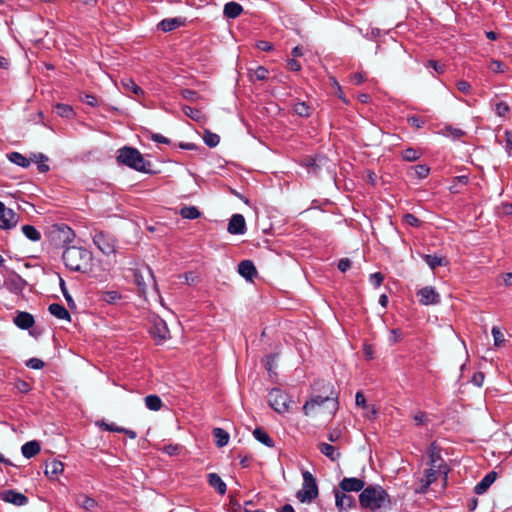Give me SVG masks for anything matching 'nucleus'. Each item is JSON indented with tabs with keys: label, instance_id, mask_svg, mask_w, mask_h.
Returning <instances> with one entry per match:
<instances>
[{
	"label": "nucleus",
	"instance_id": "nucleus-9",
	"mask_svg": "<svg viewBox=\"0 0 512 512\" xmlns=\"http://www.w3.org/2000/svg\"><path fill=\"white\" fill-rule=\"evenodd\" d=\"M429 461L428 466L438 468V472L443 474L445 479L450 471L449 466L445 463L441 456V449L436 442H432L428 448Z\"/></svg>",
	"mask_w": 512,
	"mask_h": 512
},
{
	"label": "nucleus",
	"instance_id": "nucleus-8",
	"mask_svg": "<svg viewBox=\"0 0 512 512\" xmlns=\"http://www.w3.org/2000/svg\"><path fill=\"white\" fill-rule=\"evenodd\" d=\"M93 243L104 255H111L116 252L117 239L106 231H96L93 235Z\"/></svg>",
	"mask_w": 512,
	"mask_h": 512
},
{
	"label": "nucleus",
	"instance_id": "nucleus-35",
	"mask_svg": "<svg viewBox=\"0 0 512 512\" xmlns=\"http://www.w3.org/2000/svg\"><path fill=\"white\" fill-rule=\"evenodd\" d=\"M145 405L149 410L158 411L161 409L163 403L158 395H148L145 397Z\"/></svg>",
	"mask_w": 512,
	"mask_h": 512
},
{
	"label": "nucleus",
	"instance_id": "nucleus-10",
	"mask_svg": "<svg viewBox=\"0 0 512 512\" xmlns=\"http://www.w3.org/2000/svg\"><path fill=\"white\" fill-rule=\"evenodd\" d=\"M19 221V215L12 209L6 208L3 202L0 201V229L9 230L16 227Z\"/></svg>",
	"mask_w": 512,
	"mask_h": 512
},
{
	"label": "nucleus",
	"instance_id": "nucleus-50",
	"mask_svg": "<svg viewBox=\"0 0 512 512\" xmlns=\"http://www.w3.org/2000/svg\"><path fill=\"white\" fill-rule=\"evenodd\" d=\"M97 424L101 429H103L105 431L117 432V433H121L123 431V427L117 426L114 423H106L104 421H101V422H98Z\"/></svg>",
	"mask_w": 512,
	"mask_h": 512
},
{
	"label": "nucleus",
	"instance_id": "nucleus-11",
	"mask_svg": "<svg viewBox=\"0 0 512 512\" xmlns=\"http://www.w3.org/2000/svg\"><path fill=\"white\" fill-rule=\"evenodd\" d=\"M418 300L421 305H436L440 303V295L432 286H425L417 292Z\"/></svg>",
	"mask_w": 512,
	"mask_h": 512
},
{
	"label": "nucleus",
	"instance_id": "nucleus-30",
	"mask_svg": "<svg viewBox=\"0 0 512 512\" xmlns=\"http://www.w3.org/2000/svg\"><path fill=\"white\" fill-rule=\"evenodd\" d=\"M212 433L216 440L217 447L222 448L228 444L230 436L226 430L217 427L213 429Z\"/></svg>",
	"mask_w": 512,
	"mask_h": 512
},
{
	"label": "nucleus",
	"instance_id": "nucleus-43",
	"mask_svg": "<svg viewBox=\"0 0 512 512\" xmlns=\"http://www.w3.org/2000/svg\"><path fill=\"white\" fill-rule=\"evenodd\" d=\"M56 113L65 118H72L74 115V111L70 105L67 104H57L56 105Z\"/></svg>",
	"mask_w": 512,
	"mask_h": 512
},
{
	"label": "nucleus",
	"instance_id": "nucleus-4",
	"mask_svg": "<svg viewBox=\"0 0 512 512\" xmlns=\"http://www.w3.org/2000/svg\"><path fill=\"white\" fill-rule=\"evenodd\" d=\"M117 162L138 172L155 174L152 163L146 160L138 149L124 146L118 150Z\"/></svg>",
	"mask_w": 512,
	"mask_h": 512
},
{
	"label": "nucleus",
	"instance_id": "nucleus-60",
	"mask_svg": "<svg viewBox=\"0 0 512 512\" xmlns=\"http://www.w3.org/2000/svg\"><path fill=\"white\" fill-rule=\"evenodd\" d=\"M427 66L433 68L438 74H442L445 71V65L436 60H429Z\"/></svg>",
	"mask_w": 512,
	"mask_h": 512
},
{
	"label": "nucleus",
	"instance_id": "nucleus-41",
	"mask_svg": "<svg viewBox=\"0 0 512 512\" xmlns=\"http://www.w3.org/2000/svg\"><path fill=\"white\" fill-rule=\"evenodd\" d=\"M268 69L265 68L264 66H258L254 71L253 73L250 74V77H251V80L252 81H263V80H266L267 77H268Z\"/></svg>",
	"mask_w": 512,
	"mask_h": 512
},
{
	"label": "nucleus",
	"instance_id": "nucleus-39",
	"mask_svg": "<svg viewBox=\"0 0 512 512\" xmlns=\"http://www.w3.org/2000/svg\"><path fill=\"white\" fill-rule=\"evenodd\" d=\"M293 110L300 117L308 118L311 115V108L306 102L295 103Z\"/></svg>",
	"mask_w": 512,
	"mask_h": 512
},
{
	"label": "nucleus",
	"instance_id": "nucleus-40",
	"mask_svg": "<svg viewBox=\"0 0 512 512\" xmlns=\"http://www.w3.org/2000/svg\"><path fill=\"white\" fill-rule=\"evenodd\" d=\"M183 113L194 121H199L202 117V112L199 109L190 107L188 105L182 106Z\"/></svg>",
	"mask_w": 512,
	"mask_h": 512
},
{
	"label": "nucleus",
	"instance_id": "nucleus-15",
	"mask_svg": "<svg viewBox=\"0 0 512 512\" xmlns=\"http://www.w3.org/2000/svg\"><path fill=\"white\" fill-rule=\"evenodd\" d=\"M227 231L233 235H242L246 232V221L242 214H234L229 220Z\"/></svg>",
	"mask_w": 512,
	"mask_h": 512
},
{
	"label": "nucleus",
	"instance_id": "nucleus-33",
	"mask_svg": "<svg viewBox=\"0 0 512 512\" xmlns=\"http://www.w3.org/2000/svg\"><path fill=\"white\" fill-rule=\"evenodd\" d=\"M134 283L138 287V291L142 296L146 295L147 292V283L145 281L144 276L142 275L139 269H135L133 272Z\"/></svg>",
	"mask_w": 512,
	"mask_h": 512
},
{
	"label": "nucleus",
	"instance_id": "nucleus-59",
	"mask_svg": "<svg viewBox=\"0 0 512 512\" xmlns=\"http://www.w3.org/2000/svg\"><path fill=\"white\" fill-rule=\"evenodd\" d=\"M403 334L400 329H392L389 335V341L392 343H397L402 340Z\"/></svg>",
	"mask_w": 512,
	"mask_h": 512
},
{
	"label": "nucleus",
	"instance_id": "nucleus-62",
	"mask_svg": "<svg viewBox=\"0 0 512 512\" xmlns=\"http://www.w3.org/2000/svg\"><path fill=\"white\" fill-rule=\"evenodd\" d=\"M256 47L261 50V51H265V52H269V51H272L273 50V45L268 42V41H265V40H260L256 43Z\"/></svg>",
	"mask_w": 512,
	"mask_h": 512
},
{
	"label": "nucleus",
	"instance_id": "nucleus-22",
	"mask_svg": "<svg viewBox=\"0 0 512 512\" xmlns=\"http://www.w3.org/2000/svg\"><path fill=\"white\" fill-rule=\"evenodd\" d=\"M243 12V7L234 1L228 2L224 5L223 15L228 19H235Z\"/></svg>",
	"mask_w": 512,
	"mask_h": 512
},
{
	"label": "nucleus",
	"instance_id": "nucleus-1",
	"mask_svg": "<svg viewBox=\"0 0 512 512\" xmlns=\"http://www.w3.org/2000/svg\"><path fill=\"white\" fill-rule=\"evenodd\" d=\"M312 387L315 391H320L321 388L326 389L327 395H315L306 401L302 408L304 414L308 416L317 407L327 404L329 412L334 415L339 408L338 392L335 390L334 385L331 382L317 380Z\"/></svg>",
	"mask_w": 512,
	"mask_h": 512
},
{
	"label": "nucleus",
	"instance_id": "nucleus-58",
	"mask_svg": "<svg viewBox=\"0 0 512 512\" xmlns=\"http://www.w3.org/2000/svg\"><path fill=\"white\" fill-rule=\"evenodd\" d=\"M383 279H384V277H383L382 273H380V272H376V273H373L370 275V283L374 287H380V285L383 282Z\"/></svg>",
	"mask_w": 512,
	"mask_h": 512
},
{
	"label": "nucleus",
	"instance_id": "nucleus-46",
	"mask_svg": "<svg viewBox=\"0 0 512 512\" xmlns=\"http://www.w3.org/2000/svg\"><path fill=\"white\" fill-rule=\"evenodd\" d=\"M421 157V153L414 148H407L402 152V158L405 161L413 162Z\"/></svg>",
	"mask_w": 512,
	"mask_h": 512
},
{
	"label": "nucleus",
	"instance_id": "nucleus-31",
	"mask_svg": "<svg viewBox=\"0 0 512 512\" xmlns=\"http://www.w3.org/2000/svg\"><path fill=\"white\" fill-rule=\"evenodd\" d=\"M7 158L10 162H12L13 164H16L22 168H27L30 166V160L19 152L9 153L7 155Z\"/></svg>",
	"mask_w": 512,
	"mask_h": 512
},
{
	"label": "nucleus",
	"instance_id": "nucleus-56",
	"mask_svg": "<svg viewBox=\"0 0 512 512\" xmlns=\"http://www.w3.org/2000/svg\"><path fill=\"white\" fill-rule=\"evenodd\" d=\"M44 362L39 359V358H30L27 362H26V366L31 368V369H35V370H38V369H41L44 367Z\"/></svg>",
	"mask_w": 512,
	"mask_h": 512
},
{
	"label": "nucleus",
	"instance_id": "nucleus-28",
	"mask_svg": "<svg viewBox=\"0 0 512 512\" xmlns=\"http://www.w3.org/2000/svg\"><path fill=\"white\" fill-rule=\"evenodd\" d=\"M318 449L323 455H325L331 461H336L341 456V453L338 452L334 446L328 443H319Z\"/></svg>",
	"mask_w": 512,
	"mask_h": 512
},
{
	"label": "nucleus",
	"instance_id": "nucleus-2",
	"mask_svg": "<svg viewBox=\"0 0 512 512\" xmlns=\"http://www.w3.org/2000/svg\"><path fill=\"white\" fill-rule=\"evenodd\" d=\"M62 260L67 269L72 272L88 274L93 268V254L84 247L67 246L62 254Z\"/></svg>",
	"mask_w": 512,
	"mask_h": 512
},
{
	"label": "nucleus",
	"instance_id": "nucleus-42",
	"mask_svg": "<svg viewBox=\"0 0 512 512\" xmlns=\"http://www.w3.org/2000/svg\"><path fill=\"white\" fill-rule=\"evenodd\" d=\"M411 170L414 171L415 176L418 179L426 178L430 173V167L426 164H418L411 167Z\"/></svg>",
	"mask_w": 512,
	"mask_h": 512
},
{
	"label": "nucleus",
	"instance_id": "nucleus-53",
	"mask_svg": "<svg viewBox=\"0 0 512 512\" xmlns=\"http://www.w3.org/2000/svg\"><path fill=\"white\" fill-rule=\"evenodd\" d=\"M510 111V107L509 105L504 102V101H501V102H498L496 105H495V113L500 116V117H504L508 112Z\"/></svg>",
	"mask_w": 512,
	"mask_h": 512
},
{
	"label": "nucleus",
	"instance_id": "nucleus-44",
	"mask_svg": "<svg viewBox=\"0 0 512 512\" xmlns=\"http://www.w3.org/2000/svg\"><path fill=\"white\" fill-rule=\"evenodd\" d=\"M180 95L191 103H195L199 99H201V95L197 91L192 89H182L180 91Z\"/></svg>",
	"mask_w": 512,
	"mask_h": 512
},
{
	"label": "nucleus",
	"instance_id": "nucleus-29",
	"mask_svg": "<svg viewBox=\"0 0 512 512\" xmlns=\"http://www.w3.org/2000/svg\"><path fill=\"white\" fill-rule=\"evenodd\" d=\"M321 160L318 157L306 156L302 160V165L305 166L309 173L317 174L320 170Z\"/></svg>",
	"mask_w": 512,
	"mask_h": 512
},
{
	"label": "nucleus",
	"instance_id": "nucleus-13",
	"mask_svg": "<svg viewBox=\"0 0 512 512\" xmlns=\"http://www.w3.org/2000/svg\"><path fill=\"white\" fill-rule=\"evenodd\" d=\"M0 500L15 506H24L28 503V498L23 493L13 489L0 491Z\"/></svg>",
	"mask_w": 512,
	"mask_h": 512
},
{
	"label": "nucleus",
	"instance_id": "nucleus-6",
	"mask_svg": "<svg viewBox=\"0 0 512 512\" xmlns=\"http://www.w3.org/2000/svg\"><path fill=\"white\" fill-rule=\"evenodd\" d=\"M302 476V489L296 493V497L302 503H309L318 497V486L316 479L309 471H303Z\"/></svg>",
	"mask_w": 512,
	"mask_h": 512
},
{
	"label": "nucleus",
	"instance_id": "nucleus-25",
	"mask_svg": "<svg viewBox=\"0 0 512 512\" xmlns=\"http://www.w3.org/2000/svg\"><path fill=\"white\" fill-rule=\"evenodd\" d=\"M48 311L54 317H56V318H58L60 320H67V321L71 320L70 313L68 312V310L62 304L52 303V304L49 305Z\"/></svg>",
	"mask_w": 512,
	"mask_h": 512
},
{
	"label": "nucleus",
	"instance_id": "nucleus-24",
	"mask_svg": "<svg viewBox=\"0 0 512 512\" xmlns=\"http://www.w3.org/2000/svg\"><path fill=\"white\" fill-rule=\"evenodd\" d=\"M208 483L213 487L220 495H224L227 490L225 482L217 473H209L207 475Z\"/></svg>",
	"mask_w": 512,
	"mask_h": 512
},
{
	"label": "nucleus",
	"instance_id": "nucleus-61",
	"mask_svg": "<svg viewBox=\"0 0 512 512\" xmlns=\"http://www.w3.org/2000/svg\"><path fill=\"white\" fill-rule=\"evenodd\" d=\"M181 449V446L178 444L172 445H166L164 446L163 450L165 453H167L170 456L177 455L179 453V450Z\"/></svg>",
	"mask_w": 512,
	"mask_h": 512
},
{
	"label": "nucleus",
	"instance_id": "nucleus-34",
	"mask_svg": "<svg viewBox=\"0 0 512 512\" xmlns=\"http://www.w3.org/2000/svg\"><path fill=\"white\" fill-rule=\"evenodd\" d=\"M121 84L126 91H131L137 96L144 95L143 89L130 78L122 79Z\"/></svg>",
	"mask_w": 512,
	"mask_h": 512
},
{
	"label": "nucleus",
	"instance_id": "nucleus-57",
	"mask_svg": "<svg viewBox=\"0 0 512 512\" xmlns=\"http://www.w3.org/2000/svg\"><path fill=\"white\" fill-rule=\"evenodd\" d=\"M413 419L415 421V425L417 426L425 425L428 422L427 414L422 411H419L417 414H415Z\"/></svg>",
	"mask_w": 512,
	"mask_h": 512
},
{
	"label": "nucleus",
	"instance_id": "nucleus-18",
	"mask_svg": "<svg viewBox=\"0 0 512 512\" xmlns=\"http://www.w3.org/2000/svg\"><path fill=\"white\" fill-rule=\"evenodd\" d=\"M497 478V473L495 471L488 472L482 480L477 483L474 487V493L477 495H482L487 492L489 487L494 483Z\"/></svg>",
	"mask_w": 512,
	"mask_h": 512
},
{
	"label": "nucleus",
	"instance_id": "nucleus-64",
	"mask_svg": "<svg viewBox=\"0 0 512 512\" xmlns=\"http://www.w3.org/2000/svg\"><path fill=\"white\" fill-rule=\"evenodd\" d=\"M229 505H230L231 512H240L242 510L241 504L233 496H230Z\"/></svg>",
	"mask_w": 512,
	"mask_h": 512
},
{
	"label": "nucleus",
	"instance_id": "nucleus-45",
	"mask_svg": "<svg viewBox=\"0 0 512 512\" xmlns=\"http://www.w3.org/2000/svg\"><path fill=\"white\" fill-rule=\"evenodd\" d=\"M438 474H440L438 472V468H433L429 466V468L424 470V477L422 479L427 481L428 485H431L437 480Z\"/></svg>",
	"mask_w": 512,
	"mask_h": 512
},
{
	"label": "nucleus",
	"instance_id": "nucleus-63",
	"mask_svg": "<svg viewBox=\"0 0 512 512\" xmlns=\"http://www.w3.org/2000/svg\"><path fill=\"white\" fill-rule=\"evenodd\" d=\"M457 89L462 93H469L471 89V85L469 82L465 80H460L456 83Z\"/></svg>",
	"mask_w": 512,
	"mask_h": 512
},
{
	"label": "nucleus",
	"instance_id": "nucleus-27",
	"mask_svg": "<svg viewBox=\"0 0 512 512\" xmlns=\"http://www.w3.org/2000/svg\"><path fill=\"white\" fill-rule=\"evenodd\" d=\"M151 334L155 339H158L159 341L166 340L169 336V330L166 326V323L162 320L155 323L151 331Z\"/></svg>",
	"mask_w": 512,
	"mask_h": 512
},
{
	"label": "nucleus",
	"instance_id": "nucleus-20",
	"mask_svg": "<svg viewBox=\"0 0 512 512\" xmlns=\"http://www.w3.org/2000/svg\"><path fill=\"white\" fill-rule=\"evenodd\" d=\"M13 321L17 327L23 330H27L35 324L33 315L25 311L18 312Z\"/></svg>",
	"mask_w": 512,
	"mask_h": 512
},
{
	"label": "nucleus",
	"instance_id": "nucleus-38",
	"mask_svg": "<svg viewBox=\"0 0 512 512\" xmlns=\"http://www.w3.org/2000/svg\"><path fill=\"white\" fill-rule=\"evenodd\" d=\"M444 258L443 257H439L437 255H430V254H426L424 255V261L426 262V264L432 269H436L437 267L439 266H442L444 265Z\"/></svg>",
	"mask_w": 512,
	"mask_h": 512
},
{
	"label": "nucleus",
	"instance_id": "nucleus-26",
	"mask_svg": "<svg viewBox=\"0 0 512 512\" xmlns=\"http://www.w3.org/2000/svg\"><path fill=\"white\" fill-rule=\"evenodd\" d=\"M253 436L257 441H259L266 447L273 448L275 446L274 440L262 427L255 428L253 431Z\"/></svg>",
	"mask_w": 512,
	"mask_h": 512
},
{
	"label": "nucleus",
	"instance_id": "nucleus-16",
	"mask_svg": "<svg viewBox=\"0 0 512 512\" xmlns=\"http://www.w3.org/2000/svg\"><path fill=\"white\" fill-rule=\"evenodd\" d=\"M335 503L338 510H347L356 507V500L353 496L347 495L345 492L334 490Z\"/></svg>",
	"mask_w": 512,
	"mask_h": 512
},
{
	"label": "nucleus",
	"instance_id": "nucleus-47",
	"mask_svg": "<svg viewBox=\"0 0 512 512\" xmlns=\"http://www.w3.org/2000/svg\"><path fill=\"white\" fill-rule=\"evenodd\" d=\"M13 387H14V389H16L18 392H20L22 394H27L32 389V386L28 382H26L22 379H16L13 382Z\"/></svg>",
	"mask_w": 512,
	"mask_h": 512
},
{
	"label": "nucleus",
	"instance_id": "nucleus-55",
	"mask_svg": "<svg viewBox=\"0 0 512 512\" xmlns=\"http://www.w3.org/2000/svg\"><path fill=\"white\" fill-rule=\"evenodd\" d=\"M407 122L408 124L411 126V127H414L416 129H420L424 126L425 124V120H423L422 118L418 117V116H411L407 119Z\"/></svg>",
	"mask_w": 512,
	"mask_h": 512
},
{
	"label": "nucleus",
	"instance_id": "nucleus-48",
	"mask_svg": "<svg viewBox=\"0 0 512 512\" xmlns=\"http://www.w3.org/2000/svg\"><path fill=\"white\" fill-rule=\"evenodd\" d=\"M60 289H61V292H62L65 300L67 301L68 306L70 308L75 307V302H74L72 296L70 295V293L68 292V289L66 287L64 279H62L61 277H60Z\"/></svg>",
	"mask_w": 512,
	"mask_h": 512
},
{
	"label": "nucleus",
	"instance_id": "nucleus-54",
	"mask_svg": "<svg viewBox=\"0 0 512 512\" xmlns=\"http://www.w3.org/2000/svg\"><path fill=\"white\" fill-rule=\"evenodd\" d=\"M276 359L277 356L275 354L267 355L265 358V368L269 373H272L273 369L276 367Z\"/></svg>",
	"mask_w": 512,
	"mask_h": 512
},
{
	"label": "nucleus",
	"instance_id": "nucleus-12",
	"mask_svg": "<svg viewBox=\"0 0 512 512\" xmlns=\"http://www.w3.org/2000/svg\"><path fill=\"white\" fill-rule=\"evenodd\" d=\"M5 287L12 293L19 294L25 289L27 281L18 273L12 271L4 281Z\"/></svg>",
	"mask_w": 512,
	"mask_h": 512
},
{
	"label": "nucleus",
	"instance_id": "nucleus-17",
	"mask_svg": "<svg viewBox=\"0 0 512 512\" xmlns=\"http://www.w3.org/2000/svg\"><path fill=\"white\" fill-rule=\"evenodd\" d=\"M238 273L248 281L257 276V269L251 260H242L238 264Z\"/></svg>",
	"mask_w": 512,
	"mask_h": 512
},
{
	"label": "nucleus",
	"instance_id": "nucleus-5",
	"mask_svg": "<svg viewBox=\"0 0 512 512\" xmlns=\"http://www.w3.org/2000/svg\"><path fill=\"white\" fill-rule=\"evenodd\" d=\"M49 240L55 246L67 247L75 238L74 231L66 224H54L52 225L47 233Z\"/></svg>",
	"mask_w": 512,
	"mask_h": 512
},
{
	"label": "nucleus",
	"instance_id": "nucleus-23",
	"mask_svg": "<svg viewBox=\"0 0 512 512\" xmlns=\"http://www.w3.org/2000/svg\"><path fill=\"white\" fill-rule=\"evenodd\" d=\"M41 450L40 443L36 440L28 441L21 447L22 455L30 459L36 456Z\"/></svg>",
	"mask_w": 512,
	"mask_h": 512
},
{
	"label": "nucleus",
	"instance_id": "nucleus-52",
	"mask_svg": "<svg viewBox=\"0 0 512 512\" xmlns=\"http://www.w3.org/2000/svg\"><path fill=\"white\" fill-rule=\"evenodd\" d=\"M120 298L121 295L117 291H106L102 296V299L109 304L115 303Z\"/></svg>",
	"mask_w": 512,
	"mask_h": 512
},
{
	"label": "nucleus",
	"instance_id": "nucleus-7",
	"mask_svg": "<svg viewBox=\"0 0 512 512\" xmlns=\"http://www.w3.org/2000/svg\"><path fill=\"white\" fill-rule=\"evenodd\" d=\"M269 405L279 414H284L289 411L291 398L280 388H273L268 395Z\"/></svg>",
	"mask_w": 512,
	"mask_h": 512
},
{
	"label": "nucleus",
	"instance_id": "nucleus-14",
	"mask_svg": "<svg viewBox=\"0 0 512 512\" xmlns=\"http://www.w3.org/2000/svg\"><path fill=\"white\" fill-rule=\"evenodd\" d=\"M339 487L343 492H362V490L366 488L365 481L355 477L343 478L339 483Z\"/></svg>",
	"mask_w": 512,
	"mask_h": 512
},
{
	"label": "nucleus",
	"instance_id": "nucleus-51",
	"mask_svg": "<svg viewBox=\"0 0 512 512\" xmlns=\"http://www.w3.org/2000/svg\"><path fill=\"white\" fill-rule=\"evenodd\" d=\"M403 221L407 224V225H410L412 227H420L421 225V220L418 219L415 215L411 214V213H406L403 215Z\"/></svg>",
	"mask_w": 512,
	"mask_h": 512
},
{
	"label": "nucleus",
	"instance_id": "nucleus-49",
	"mask_svg": "<svg viewBox=\"0 0 512 512\" xmlns=\"http://www.w3.org/2000/svg\"><path fill=\"white\" fill-rule=\"evenodd\" d=\"M492 336H493V339H494V345L496 347H500L503 345V343L505 342V338H504V334L500 331V329L496 326H494L492 328Z\"/></svg>",
	"mask_w": 512,
	"mask_h": 512
},
{
	"label": "nucleus",
	"instance_id": "nucleus-19",
	"mask_svg": "<svg viewBox=\"0 0 512 512\" xmlns=\"http://www.w3.org/2000/svg\"><path fill=\"white\" fill-rule=\"evenodd\" d=\"M186 23L185 18L175 17V18H166L159 22L158 29L163 32H170L175 30L178 27L184 26Z\"/></svg>",
	"mask_w": 512,
	"mask_h": 512
},
{
	"label": "nucleus",
	"instance_id": "nucleus-21",
	"mask_svg": "<svg viewBox=\"0 0 512 512\" xmlns=\"http://www.w3.org/2000/svg\"><path fill=\"white\" fill-rule=\"evenodd\" d=\"M64 470V464L56 459H53L50 462H46L45 465V475L49 479H56L59 474H61Z\"/></svg>",
	"mask_w": 512,
	"mask_h": 512
},
{
	"label": "nucleus",
	"instance_id": "nucleus-32",
	"mask_svg": "<svg viewBox=\"0 0 512 512\" xmlns=\"http://www.w3.org/2000/svg\"><path fill=\"white\" fill-rule=\"evenodd\" d=\"M179 214L184 219L194 220L201 216V212L196 206H183Z\"/></svg>",
	"mask_w": 512,
	"mask_h": 512
},
{
	"label": "nucleus",
	"instance_id": "nucleus-36",
	"mask_svg": "<svg viewBox=\"0 0 512 512\" xmlns=\"http://www.w3.org/2000/svg\"><path fill=\"white\" fill-rule=\"evenodd\" d=\"M21 230L23 234L33 242H37L41 239L40 232L32 225H23Z\"/></svg>",
	"mask_w": 512,
	"mask_h": 512
},
{
	"label": "nucleus",
	"instance_id": "nucleus-3",
	"mask_svg": "<svg viewBox=\"0 0 512 512\" xmlns=\"http://www.w3.org/2000/svg\"><path fill=\"white\" fill-rule=\"evenodd\" d=\"M361 509L375 512L391 504V499L386 490L380 485H369L359 495Z\"/></svg>",
	"mask_w": 512,
	"mask_h": 512
},
{
	"label": "nucleus",
	"instance_id": "nucleus-37",
	"mask_svg": "<svg viewBox=\"0 0 512 512\" xmlns=\"http://www.w3.org/2000/svg\"><path fill=\"white\" fill-rule=\"evenodd\" d=\"M203 141L208 147L213 148L219 144L220 137L210 130H205L203 134Z\"/></svg>",
	"mask_w": 512,
	"mask_h": 512
}]
</instances>
